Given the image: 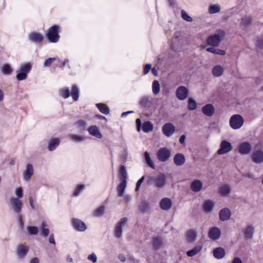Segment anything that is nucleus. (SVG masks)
I'll return each mask as SVG.
<instances>
[{"mask_svg": "<svg viewBox=\"0 0 263 263\" xmlns=\"http://www.w3.org/2000/svg\"><path fill=\"white\" fill-rule=\"evenodd\" d=\"M226 35L224 31L218 29L215 33L209 36L206 40L207 44L209 46L217 47L221 42L224 39Z\"/></svg>", "mask_w": 263, "mask_h": 263, "instance_id": "f257e3e1", "label": "nucleus"}, {"mask_svg": "<svg viewBox=\"0 0 263 263\" xmlns=\"http://www.w3.org/2000/svg\"><path fill=\"white\" fill-rule=\"evenodd\" d=\"M31 69V65L29 63H26L20 65L17 71L16 79L18 81L25 80L27 77V74Z\"/></svg>", "mask_w": 263, "mask_h": 263, "instance_id": "f03ea898", "label": "nucleus"}, {"mask_svg": "<svg viewBox=\"0 0 263 263\" xmlns=\"http://www.w3.org/2000/svg\"><path fill=\"white\" fill-rule=\"evenodd\" d=\"M244 120L243 117L238 114L233 115L230 119L229 123L232 128L238 129L243 125Z\"/></svg>", "mask_w": 263, "mask_h": 263, "instance_id": "7ed1b4c3", "label": "nucleus"}, {"mask_svg": "<svg viewBox=\"0 0 263 263\" xmlns=\"http://www.w3.org/2000/svg\"><path fill=\"white\" fill-rule=\"evenodd\" d=\"M79 89L78 87L74 85L72 86V91L70 92V90L67 88H64L62 90V94L65 98H68L71 96L74 101L78 100L79 98Z\"/></svg>", "mask_w": 263, "mask_h": 263, "instance_id": "20e7f679", "label": "nucleus"}, {"mask_svg": "<svg viewBox=\"0 0 263 263\" xmlns=\"http://www.w3.org/2000/svg\"><path fill=\"white\" fill-rule=\"evenodd\" d=\"M23 207V203L21 199L14 197H12L9 199V208L13 212L20 214Z\"/></svg>", "mask_w": 263, "mask_h": 263, "instance_id": "39448f33", "label": "nucleus"}, {"mask_svg": "<svg viewBox=\"0 0 263 263\" xmlns=\"http://www.w3.org/2000/svg\"><path fill=\"white\" fill-rule=\"evenodd\" d=\"M59 28L57 25H54L48 29L47 37L50 42L57 43L59 41L60 38L58 34Z\"/></svg>", "mask_w": 263, "mask_h": 263, "instance_id": "423d86ee", "label": "nucleus"}, {"mask_svg": "<svg viewBox=\"0 0 263 263\" xmlns=\"http://www.w3.org/2000/svg\"><path fill=\"white\" fill-rule=\"evenodd\" d=\"M233 149V146L230 142L227 140H222L220 144V148L217 151V154L219 155L229 153Z\"/></svg>", "mask_w": 263, "mask_h": 263, "instance_id": "0eeeda50", "label": "nucleus"}, {"mask_svg": "<svg viewBox=\"0 0 263 263\" xmlns=\"http://www.w3.org/2000/svg\"><path fill=\"white\" fill-rule=\"evenodd\" d=\"M157 158L161 162H165L167 161L171 156V153L170 149L166 147L160 148L157 152Z\"/></svg>", "mask_w": 263, "mask_h": 263, "instance_id": "6e6552de", "label": "nucleus"}, {"mask_svg": "<svg viewBox=\"0 0 263 263\" xmlns=\"http://www.w3.org/2000/svg\"><path fill=\"white\" fill-rule=\"evenodd\" d=\"M127 222V218L124 217L117 224L115 228V235L117 238H121L122 236L123 227L125 226Z\"/></svg>", "mask_w": 263, "mask_h": 263, "instance_id": "1a4fd4ad", "label": "nucleus"}, {"mask_svg": "<svg viewBox=\"0 0 263 263\" xmlns=\"http://www.w3.org/2000/svg\"><path fill=\"white\" fill-rule=\"evenodd\" d=\"M72 224L76 230L80 232H84L87 229L85 223L82 220L77 218L72 219Z\"/></svg>", "mask_w": 263, "mask_h": 263, "instance_id": "9d476101", "label": "nucleus"}, {"mask_svg": "<svg viewBox=\"0 0 263 263\" xmlns=\"http://www.w3.org/2000/svg\"><path fill=\"white\" fill-rule=\"evenodd\" d=\"M175 131V127L171 123H165L162 127V132L164 135L170 137L173 135Z\"/></svg>", "mask_w": 263, "mask_h": 263, "instance_id": "9b49d317", "label": "nucleus"}, {"mask_svg": "<svg viewBox=\"0 0 263 263\" xmlns=\"http://www.w3.org/2000/svg\"><path fill=\"white\" fill-rule=\"evenodd\" d=\"M167 182V177L164 174H161L157 176L155 179V186L158 188H163L165 186Z\"/></svg>", "mask_w": 263, "mask_h": 263, "instance_id": "f8f14e48", "label": "nucleus"}, {"mask_svg": "<svg viewBox=\"0 0 263 263\" xmlns=\"http://www.w3.org/2000/svg\"><path fill=\"white\" fill-rule=\"evenodd\" d=\"M176 93L179 100H184L187 97L189 90L185 87L182 86L177 88Z\"/></svg>", "mask_w": 263, "mask_h": 263, "instance_id": "ddd939ff", "label": "nucleus"}, {"mask_svg": "<svg viewBox=\"0 0 263 263\" xmlns=\"http://www.w3.org/2000/svg\"><path fill=\"white\" fill-rule=\"evenodd\" d=\"M209 237L213 240L218 239L221 236V231L217 227H212L209 230Z\"/></svg>", "mask_w": 263, "mask_h": 263, "instance_id": "4468645a", "label": "nucleus"}, {"mask_svg": "<svg viewBox=\"0 0 263 263\" xmlns=\"http://www.w3.org/2000/svg\"><path fill=\"white\" fill-rule=\"evenodd\" d=\"M203 187L202 182L199 179H195L193 180L190 184V188L191 190L195 193L200 192Z\"/></svg>", "mask_w": 263, "mask_h": 263, "instance_id": "2eb2a0df", "label": "nucleus"}, {"mask_svg": "<svg viewBox=\"0 0 263 263\" xmlns=\"http://www.w3.org/2000/svg\"><path fill=\"white\" fill-rule=\"evenodd\" d=\"M251 151V146L249 142H245L241 143L239 146L238 152L242 155H247Z\"/></svg>", "mask_w": 263, "mask_h": 263, "instance_id": "dca6fc26", "label": "nucleus"}, {"mask_svg": "<svg viewBox=\"0 0 263 263\" xmlns=\"http://www.w3.org/2000/svg\"><path fill=\"white\" fill-rule=\"evenodd\" d=\"M203 114L207 117L212 116L215 112V108L212 104H208L202 108Z\"/></svg>", "mask_w": 263, "mask_h": 263, "instance_id": "f3484780", "label": "nucleus"}, {"mask_svg": "<svg viewBox=\"0 0 263 263\" xmlns=\"http://www.w3.org/2000/svg\"><path fill=\"white\" fill-rule=\"evenodd\" d=\"M28 38L31 42L37 44L42 41L43 36L40 33L32 32L28 34Z\"/></svg>", "mask_w": 263, "mask_h": 263, "instance_id": "a211bd4d", "label": "nucleus"}, {"mask_svg": "<svg viewBox=\"0 0 263 263\" xmlns=\"http://www.w3.org/2000/svg\"><path fill=\"white\" fill-rule=\"evenodd\" d=\"M213 254L215 258L222 259L225 256L226 251L223 248L219 247L213 249Z\"/></svg>", "mask_w": 263, "mask_h": 263, "instance_id": "6ab92c4d", "label": "nucleus"}, {"mask_svg": "<svg viewBox=\"0 0 263 263\" xmlns=\"http://www.w3.org/2000/svg\"><path fill=\"white\" fill-rule=\"evenodd\" d=\"M174 162L177 166H181L185 162L184 155L181 153H177L174 157Z\"/></svg>", "mask_w": 263, "mask_h": 263, "instance_id": "aec40b11", "label": "nucleus"}, {"mask_svg": "<svg viewBox=\"0 0 263 263\" xmlns=\"http://www.w3.org/2000/svg\"><path fill=\"white\" fill-rule=\"evenodd\" d=\"M231 214V211L229 209L224 208L219 212V219L222 221L228 220L230 218Z\"/></svg>", "mask_w": 263, "mask_h": 263, "instance_id": "412c9836", "label": "nucleus"}, {"mask_svg": "<svg viewBox=\"0 0 263 263\" xmlns=\"http://www.w3.org/2000/svg\"><path fill=\"white\" fill-rule=\"evenodd\" d=\"M33 174V168L31 164H27L26 168L23 173V178L24 180L28 181Z\"/></svg>", "mask_w": 263, "mask_h": 263, "instance_id": "4be33fe9", "label": "nucleus"}, {"mask_svg": "<svg viewBox=\"0 0 263 263\" xmlns=\"http://www.w3.org/2000/svg\"><path fill=\"white\" fill-rule=\"evenodd\" d=\"M172 201L170 198H163L160 202V208L165 211L169 210L172 207Z\"/></svg>", "mask_w": 263, "mask_h": 263, "instance_id": "5701e85b", "label": "nucleus"}, {"mask_svg": "<svg viewBox=\"0 0 263 263\" xmlns=\"http://www.w3.org/2000/svg\"><path fill=\"white\" fill-rule=\"evenodd\" d=\"M252 160L254 162L260 164L263 162V152L257 151L254 152L252 156Z\"/></svg>", "mask_w": 263, "mask_h": 263, "instance_id": "b1692460", "label": "nucleus"}, {"mask_svg": "<svg viewBox=\"0 0 263 263\" xmlns=\"http://www.w3.org/2000/svg\"><path fill=\"white\" fill-rule=\"evenodd\" d=\"M224 72V68L220 65H217L214 66L212 69V73L215 77L221 76Z\"/></svg>", "mask_w": 263, "mask_h": 263, "instance_id": "393cba45", "label": "nucleus"}, {"mask_svg": "<svg viewBox=\"0 0 263 263\" xmlns=\"http://www.w3.org/2000/svg\"><path fill=\"white\" fill-rule=\"evenodd\" d=\"M28 251V248L24 245H19L16 248V253L18 257L23 258L27 254Z\"/></svg>", "mask_w": 263, "mask_h": 263, "instance_id": "a878e982", "label": "nucleus"}, {"mask_svg": "<svg viewBox=\"0 0 263 263\" xmlns=\"http://www.w3.org/2000/svg\"><path fill=\"white\" fill-rule=\"evenodd\" d=\"M231 192V187L229 184H223L219 189V193L224 197H228Z\"/></svg>", "mask_w": 263, "mask_h": 263, "instance_id": "bb28decb", "label": "nucleus"}, {"mask_svg": "<svg viewBox=\"0 0 263 263\" xmlns=\"http://www.w3.org/2000/svg\"><path fill=\"white\" fill-rule=\"evenodd\" d=\"M163 246V240L161 237H156L153 239V247L155 250H158Z\"/></svg>", "mask_w": 263, "mask_h": 263, "instance_id": "cd10ccee", "label": "nucleus"}, {"mask_svg": "<svg viewBox=\"0 0 263 263\" xmlns=\"http://www.w3.org/2000/svg\"><path fill=\"white\" fill-rule=\"evenodd\" d=\"M88 130L91 135L95 136L97 138L101 139L102 137L101 133L96 126L93 125L90 126L88 128Z\"/></svg>", "mask_w": 263, "mask_h": 263, "instance_id": "c85d7f7f", "label": "nucleus"}, {"mask_svg": "<svg viewBox=\"0 0 263 263\" xmlns=\"http://www.w3.org/2000/svg\"><path fill=\"white\" fill-rule=\"evenodd\" d=\"M186 237L189 242L193 243L197 238V232L195 230L190 229L186 232Z\"/></svg>", "mask_w": 263, "mask_h": 263, "instance_id": "c756f323", "label": "nucleus"}, {"mask_svg": "<svg viewBox=\"0 0 263 263\" xmlns=\"http://www.w3.org/2000/svg\"><path fill=\"white\" fill-rule=\"evenodd\" d=\"M60 144V140L58 138L51 139L48 142V149L49 151H53Z\"/></svg>", "mask_w": 263, "mask_h": 263, "instance_id": "7c9ffc66", "label": "nucleus"}, {"mask_svg": "<svg viewBox=\"0 0 263 263\" xmlns=\"http://www.w3.org/2000/svg\"><path fill=\"white\" fill-rule=\"evenodd\" d=\"M140 104L142 107L148 108L152 105V100L150 97L145 96L141 99Z\"/></svg>", "mask_w": 263, "mask_h": 263, "instance_id": "2f4dec72", "label": "nucleus"}, {"mask_svg": "<svg viewBox=\"0 0 263 263\" xmlns=\"http://www.w3.org/2000/svg\"><path fill=\"white\" fill-rule=\"evenodd\" d=\"M221 10V6L219 4L210 5L208 8V12L210 14L219 13Z\"/></svg>", "mask_w": 263, "mask_h": 263, "instance_id": "473e14b6", "label": "nucleus"}, {"mask_svg": "<svg viewBox=\"0 0 263 263\" xmlns=\"http://www.w3.org/2000/svg\"><path fill=\"white\" fill-rule=\"evenodd\" d=\"M215 205L213 201L211 200H206L203 204V210L206 212H211Z\"/></svg>", "mask_w": 263, "mask_h": 263, "instance_id": "72a5a7b5", "label": "nucleus"}, {"mask_svg": "<svg viewBox=\"0 0 263 263\" xmlns=\"http://www.w3.org/2000/svg\"><path fill=\"white\" fill-rule=\"evenodd\" d=\"M127 181H122L117 187L118 195L120 197H123L124 194L125 190L126 187Z\"/></svg>", "mask_w": 263, "mask_h": 263, "instance_id": "f704fd0d", "label": "nucleus"}, {"mask_svg": "<svg viewBox=\"0 0 263 263\" xmlns=\"http://www.w3.org/2000/svg\"><path fill=\"white\" fill-rule=\"evenodd\" d=\"M201 250L202 246L200 245H197L195 246L193 249L188 251L186 252V255L189 257H193L199 253Z\"/></svg>", "mask_w": 263, "mask_h": 263, "instance_id": "c9c22d12", "label": "nucleus"}, {"mask_svg": "<svg viewBox=\"0 0 263 263\" xmlns=\"http://www.w3.org/2000/svg\"><path fill=\"white\" fill-rule=\"evenodd\" d=\"M254 228L252 226H248L244 231L245 236L248 238H251L253 237Z\"/></svg>", "mask_w": 263, "mask_h": 263, "instance_id": "e433bc0d", "label": "nucleus"}, {"mask_svg": "<svg viewBox=\"0 0 263 263\" xmlns=\"http://www.w3.org/2000/svg\"><path fill=\"white\" fill-rule=\"evenodd\" d=\"M41 233L40 235L43 237H47L49 233V230L48 228H47V225L45 221H43L41 224Z\"/></svg>", "mask_w": 263, "mask_h": 263, "instance_id": "4c0bfd02", "label": "nucleus"}, {"mask_svg": "<svg viewBox=\"0 0 263 263\" xmlns=\"http://www.w3.org/2000/svg\"><path fill=\"white\" fill-rule=\"evenodd\" d=\"M206 51L210 53L221 55H224L226 54V52L224 50L218 48H215L214 47V46L206 48Z\"/></svg>", "mask_w": 263, "mask_h": 263, "instance_id": "58836bf2", "label": "nucleus"}, {"mask_svg": "<svg viewBox=\"0 0 263 263\" xmlns=\"http://www.w3.org/2000/svg\"><path fill=\"white\" fill-rule=\"evenodd\" d=\"M119 176L122 181H127V174L125 166H122L119 170Z\"/></svg>", "mask_w": 263, "mask_h": 263, "instance_id": "ea45409f", "label": "nucleus"}, {"mask_svg": "<svg viewBox=\"0 0 263 263\" xmlns=\"http://www.w3.org/2000/svg\"><path fill=\"white\" fill-rule=\"evenodd\" d=\"M252 17L250 16H245L241 18L240 26L247 27L252 23Z\"/></svg>", "mask_w": 263, "mask_h": 263, "instance_id": "a19ab883", "label": "nucleus"}, {"mask_svg": "<svg viewBox=\"0 0 263 263\" xmlns=\"http://www.w3.org/2000/svg\"><path fill=\"white\" fill-rule=\"evenodd\" d=\"M153 127V125L150 121H145L142 125V130L145 133L151 132Z\"/></svg>", "mask_w": 263, "mask_h": 263, "instance_id": "79ce46f5", "label": "nucleus"}, {"mask_svg": "<svg viewBox=\"0 0 263 263\" xmlns=\"http://www.w3.org/2000/svg\"><path fill=\"white\" fill-rule=\"evenodd\" d=\"M71 140L76 142H81L84 141L86 138L84 136L72 134L70 135Z\"/></svg>", "mask_w": 263, "mask_h": 263, "instance_id": "37998d69", "label": "nucleus"}, {"mask_svg": "<svg viewBox=\"0 0 263 263\" xmlns=\"http://www.w3.org/2000/svg\"><path fill=\"white\" fill-rule=\"evenodd\" d=\"M197 108V103L196 101L190 98L188 100V106L187 108L190 110H195Z\"/></svg>", "mask_w": 263, "mask_h": 263, "instance_id": "c03bdc74", "label": "nucleus"}, {"mask_svg": "<svg viewBox=\"0 0 263 263\" xmlns=\"http://www.w3.org/2000/svg\"><path fill=\"white\" fill-rule=\"evenodd\" d=\"M97 106L99 110L104 114L107 115L109 113L110 110L109 108L105 104L102 103H99L97 104Z\"/></svg>", "mask_w": 263, "mask_h": 263, "instance_id": "a18cd8bd", "label": "nucleus"}, {"mask_svg": "<svg viewBox=\"0 0 263 263\" xmlns=\"http://www.w3.org/2000/svg\"><path fill=\"white\" fill-rule=\"evenodd\" d=\"M144 158L146 163L153 169H155V165L151 160L149 153L146 151L144 153Z\"/></svg>", "mask_w": 263, "mask_h": 263, "instance_id": "49530a36", "label": "nucleus"}, {"mask_svg": "<svg viewBox=\"0 0 263 263\" xmlns=\"http://www.w3.org/2000/svg\"><path fill=\"white\" fill-rule=\"evenodd\" d=\"M152 89L154 94L157 95L160 92V84L157 80H154L152 84Z\"/></svg>", "mask_w": 263, "mask_h": 263, "instance_id": "de8ad7c7", "label": "nucleus"}, {"mask_svg": "<svg viewBox=\"0 0 263 263\" xmlns=\"http://www.w3.org/2000/svg\"><path fill=\"white\" fill-rule=\"evenodd\" d=\"M2 72L4 74L10 75L12 73V69L9 64H6L2 67Z\"/></svg>", "mask_w": 263, "mask_h": 263, "instance_id": "09e8293b", "label": "nucleus"}, {"mask_svg": "<svg viewBox=\"0 0 263 263\" xmlns=\"http://www.w3.org/2000/svg\"><path fill=\"white\" fill-rule=\"evenodd\" d=\"M27 229L29 234L30 235H35L39 232V229L36 227L28 226Z\"/></svg>", "mask_w": 263, "mask_h": 263, "instance_id": "8fccbe9b", "label": "nucleus"}, {"mask_svg": "<svg viewBox=\"0 0 263 263\" xmlns=\"http://www.w3.org/2000/svg\"><path fill=\"white\" fill-rule=\"evenodd\" d=\"M105 206L104 205L101 206L98 208L97 209H96L94 214L95 216L97 217L102 216L105 212Z\"/></svg>", "mask_w": 263, "mask_h": 263, "instance_id": "3c124183", "label": "nucleus"}, {"mask_svg": "<svg viewBox=\"0 0 263 263\" xmlns=\"http://www.w3.org/2000/svg\"><path fill=\"white\" fill-rule=\"evenodd\" d=\"M85 188V185H78L76 189H75L73 195L75 196H78L80 195L82 192L84 190Z\"/></svg>", "mask_w": 263, "mask_h": 263, "instance_id": "603ef678", "label": "nucleus"}, {"mask_svg": "<svg viewBox=\"0 0 263 263\" xmlns=\"http://www.w3.org/2000/svg\"><path fill=\"white\" fill-rule=\"evenodd\" d=\"M181 17L183 20L188 22H192L193 21V18L183 10L181 11Z\"/></svg>", "mask_w": 263, "mask_h": 263, "instance_id": "864d4df0", "label": "nucleus"}, {"mask_svg": "<svg viewBox=\"0 0 263 263\" xmlns=\"http://www.w3.org/2000/svg\"><path fill=\"white\" fill-rule=\"evenodd\" d=\"M15 195L17 198L20 199L22 198L23 195V191L20 187H16L15 190Z\"/></svg>", "mask_w": 263, "mask_h": 263, "instance_id": "5fc2aeb1", "label": "nucleus"}, {"mask_svg": "<svg viewBox=\"0 0 263 263\" xmlns=\"http://www.w3.org/2000/svg\"><path fill=\"white\" fill-rule=\"evenodd\" d=\"M149 209V205L146 202H143L141 203V204L140 206V210L142 212H146Z\"/></svg>", "mask_w": 263, "mask_h": 263, "instance_id": "6e6d98bb", "label": "nucleus"}, {"mask_svg": "<svg viewBox=\"0 0 263 263\" xmlns=\"http://www.w3.org/2000/svg\"><path fill=\"white\" fill-rule=\"evenodd\" d=\"M55 60V58H49L47 59L44 63V67H47L50 66L52 63Z\"/></svg>", "mask_w": 263, "mask_h": 263, "instance_id": "4d7b16f0", "label": "nucleus"}, {"mask_svg": "<svg viewBox=\"0 0 263 263\" xmlns=\"http://www.w3.org/2000/svg\"><path fill=\"white\" fill-rule=\"evenodd\" d=\"M88 259L95 263L97 261V257L94 253H92V254L88 255Z\"/></svg>", "mask_w": 263, "mask_h": 263, "instance_id": "13d9d810", "label": "nucleus"}, {"mask_svg": "<svg viewBox=\"0 0 263 263\" xmlns=\"http://www.w3.org/2000/svg\"><path fill=\"white\" fill-rule=\"evenodd\" d=\"M145 179V177L143 176L137 182L136 187V191H138L139 190V188L142 184V183L144 181Z\"/></svg>", "mask_w": 263, "mask_h": 263, "instance_id": "bf43d9fd", "label": "nucleus"}, {"mask_svg": "<svg viewBox=\"0 0 263 263\" xmlns=\"http://www.w3.org/2000/svg\"><path fill=\"white\" fill-rule=\"evenodd\" d=\"M156 177L150 176L147 178V183L148 185H152L154 182L155 183V179Z\"/></svg>", "mask_w": 263, "mask_h": 263, "instance_id": "052dcab7", "label": "nucleus"}, {"mask_svg": "<svg viewBox=\"0 0 263 263\" xmlns=\"http://www.w3.org/2000/svg\"><path fill=\"white\" fill-rule=\"evenodd\" d=\"M86 124V122L84 120H79L74 123V125L79 127H84Z\"/></svg>", "mask_w": 263, "mask_h": 263, "instance_id": "680f3d73", "label": "nucleus"}, {"mask_svg": "<svg viewBox=\"0 0 263 263\" xmlns=\"http://www.w3.org/2000/svg\"><path fill=\"white\" fill-rule=\"evenodd\" d=\"M151 65L150 64H147L145 65L144 69V74H146L150 70L151 68Z\"/></svg>", "mask_w": 263, "mask_h": 263, "instance_id": "e2e57ef3", "label": "nucleus"}, {"mask_svg": "<svg viewBox=\"0 0 263 263\" xmlns=\"http://www.w3.org/2000/svg\"><path fill=\"white\" fill-rule=\"evenodd\" d=\"M136 124H137V130L138 132H140L141 130V127L142 125V122L140 119H137L136 120Z\"/></svg>", "mask_w": 263, "mask_h": 263, "instance_id": "0e129e2a", "label": "nucleus"}, {"mask_svg": "<svg viewBox=\"0 0 263 263\" xmlns=\"http://www.w3.org/2000/svg\"><path fill=\"white\" fill-rule=\"evenodd\" d=\"M49 243L53 244L54 245H55L53 234H51L50 235L49 237Z\"/></svg>", "mask_w": 263, "mask_h": 263, "instance_id": "69168bd1", "label": "nucleus"}, {"mask_svg": "<svg viewBox=\"0 0 263 263\" xmlns=\"http://www.w3.org/2000/svg\"><path fill=\"white\" fill-rule=\"evenodd\" d=\"M232 263H242V261L240 258L238 257H235L232 260Z\"/></svg>", "mask_w": 263, "mask_h": 263, "instance_id": "338daca9", "label": "nucleus"}, {"mask_svg": "<svg viewBox=\"0 0 263 263\" xmlns=\"http://www.w3.org/2000/svg\"><path fill=\"white\" fill-rule=\"evenodd\" d=\"M186 136L184 135L181 136L179 139V142L181 144H184Z\"/></svg>", "mask_w": 263, "mask_h": 263, "instance_id": "774afa93", "label": "nucleus"}]
</instances>
